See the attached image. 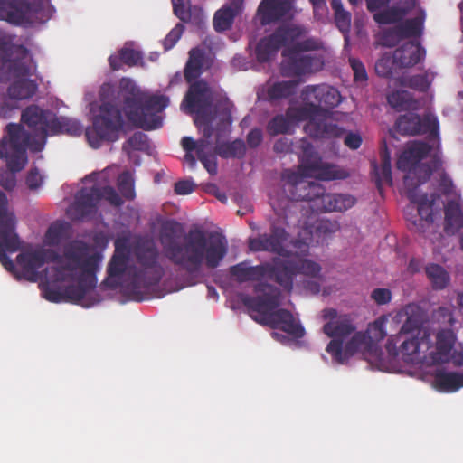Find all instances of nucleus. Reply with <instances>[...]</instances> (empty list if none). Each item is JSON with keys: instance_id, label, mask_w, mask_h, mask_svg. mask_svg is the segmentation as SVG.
Returning <instances> with one entry per match:
<instances>
[{"instance_id": "nucleus-11", "label": "nucleus", "mask_w": 463, "mask_h": 463, "mask_svg": "<svg viewBox=\"0 0 463 463\" xmlns=\"http://www.w3.org/2000/svg\"><path fill=\"white\" fill-rule=\"evenodd\" d=\"M52 118L53 113L52 111L42 109L36 105H31L22 112V121L34 132L33 135H31L24 129L23 125L17 124L24 135L26 156L27 149H30L32 152H41L43 149L46 137L50 135ZM14 124L16 125V123Z\"/></svg>"}, {"instance_id": "nucleus-23", "label": "nucleus", "mask_w": 463, "mask_h": 463, "mask_svg": "<svg viewBox=\"0 0 463 463\" xmlns=\"http://www.w3.org/2000/svg\"><path fill=\"white\" fill-rule=\"evenodd\" d=\"M283 58L280 71L286 77H300L317 71L324 66L323 58L319 55L289 54Z\"/></svg>"}, {"instance_id": "nucleus-50", "label": "nucleus", "mask_w": 463, "mask_h": 463, "mask_svg": "<svg viewBox=\"0 0 463 463\" xmlns=\"http://www.w3.org/2000/svg\"><path fill=\"white\" fill-rule=\"evenodd\" d=\"M331 7L335 12V21L342 33H347L351 27V14L344 9L341 0H332Z\"/></svg>"}, {"instance_id": "nucleus-7", "label": "nucleus", "mask_w": 463, "mask_h": 463, "mask_svg": "<svg viewBox=\"0 0 463 463\" xmlns=\"http://www.w3.org/2000/svg\"><path fill=\"white\" fill-rule=\"evenodd\" d=\"M94 182L90 187H82L75 194L69 214L72 221L88 222L97 219L99 207L103 200L116 206V169L109 166L87 176Z\"/></svg>"}, {"instance_id": "nucleus-10", "label": "nucleus", "mask_w": 463, "mask_h": 463, "mask_svg": "<svg viewBox=\"0 0 463 463\" xmlns=\"http://www.w3.org/2000/svg\"><path fill=\"white\" fill-rule=\"evenodd\" d=\"M430 339L428 334L410 335L399 333L391 335L385 345L389 355L402 356L405 363L418 364L429 361V354L424 353L430 348Z\"/></svg>"}, {"instance_id": "nucleus-6", "label": "nucleus", "mask_w": 463, "mask_h": 463, "mask_svg": "<svg viewBox=\"0 0 463 463\" xmlns=\"http://www.w3.org/2000/svg\"><path fill=\"white\" fill-rule=\"evenodd\" d=\"M118 89L121 93L126 94L123 111L131 126L146 131L162 127L161 114L168 106L167 97L142 92L130 78H122L119 80Z\"/></svg>"}, {"instance_id": "nucleus-29", "label": "nucleus", "mask_w": 463, "mask_h": 463, "mask_svg": "<svg viewBox=\"0 0 463 463\" xmlns=\"http://www.w3.org/2000/svg\"><path fill=\"white\" fill-rule=\"evenodd\" d=\"M402 312L406 317L402 324L400 333L411 334L416 332V335L427 334L421 330V326L425 321V314L422 308L414 303L406 305Z\"/></svg>"}, {"instance_id": "nucleus-32", "label": "nucleus", "mask_w": 463, "mask_h": 463, "mask_svg": "<svg viewBox=\"0 0 463 463\" xmlns=\"http://www.w3.org/2000/svg\"><path fill=\"white\" fill-rule=\"evenodd\" d=\"M356 203V198L347 194H326L320 199L318 212H345Z\"/></svg>"}, {"instance_id": "nucleus-20", "label": "nucleus", "mask_w": 463, "mask_h": 463, "mask_svg": "<svg viewBox=\"0 0 463 463\" xmlns=\"http://www.w3.org/2000/svg\"><path fill=\"white\" fill-rule=\"evenodd\" d=\"M255 292L263 293L257 297H245L243 304L254 312L260 315V318H255L257 322L264 318L268 314L274 312L280 305V291L278 288L264 282H260L254 286Z\"/></svg>"}, {"instance_id": "nucleus-5", "label": "nucleus", "mask_w": 463, "mask_h": 463, "mask_svg": "<svg viewBox=\"0 0 463 463\" xmlns=\"http://www.w3.org/2000/svg\"><path fill=\"white\" fill-rule=\"evenodd\" d=\"M303 106L289 109L288 115L299 121L307 120L306 132L315 138L340 137L345 130L329 122L330 109L337 107L342 97L337 89L327 84L307 85L301 90Z\"/></svg>"}, {"instance_id": "nucleus-18", "label": "nucleus", "mask_w": 463, "mask_h": 463, "mask_svg": "<svg viewBox=\"0 0 463 463\" xmlns=\"http://www.w3.org/2000/svg\"><path fill=\"white\" fill-rule=\"evenodd\" d=\"M288 233L282 227L272 225L269 233H262L248 241L251 251H267L277 254L279 258L288 259L290 251L285 248Z\"/></svg>"}, {"instance_id": "nucleus-31", "label": "nucleus", "mask_w": 463, "mask_h": 463, "mask_svg": "<svg viewBox=\"0 0 463 463\" xmlns=\"http://www.w3.org/2000/svg\"><path fill=\"white\" fill-rule=\"evenodd\" d=\"M380 156L381 165L379 166L376 162L373 161L372 162V168L374 174L376 187L380 194H383V184L392 185L391 155L386 145H384V147L381 150Z\"/></svg>"}, {"instance_id": "nucleus-57", "label": "nucleus", "mask_w": 463, "mask_h": 463, "mask_svg": "<svg viewBox=\"0 0 463 463\" xmlns=\"http://www.w3.org/2000/svg\"><path fill=\"white\" fill-rule=\"evenodd\" d=\"M116 288V250L112 253L108 265V277L101 282L99 290L102 292L108 289Z\"/></svg>"}, {"instance_id": "nucleus-36", "label": "nucleus", "mask_w": 463, "mask_h": 463, "mask_svg": "<svg viewBox=\"0 0 463 463\" xmlns=\"http://www.w3.org/2000/svg\"><path fill=\"white\" fill-rule=\"evenodd\" d=\"M434 387L445 392H454L463 387V373L439 370L433 380Z\"/></svg>"}, {"instance_id": "nucleus-9", "label": "nucleus", "mask_w": 463, "mask_h": 463, "mask_svg": "<svg viewBox=\"0 0 463 463\" xmlns=\"http://www.w3.org/2000/svg\"><path fill=\"white\" fill-rule=\"evenodd\" d=\"M431 151V146L421 141H414L400 155L397 160V168L407 172V176L411 178V185L420 186L424 184L434 171H438L442 161L435 156L430 164H420Z\"/></svg>"}, {"instance_id": "nucleus-63", "label": "nucleus", "mask_w": 463, "mask_h": 463, "mask_svg": "<svg viewBox=\"0 0 463 463\" xmlns=\"http://www.w3.org/2000/svg\"><path fill=\"white\" fill-rule=\"evenodd\" d=\"M371 298L379 306L386 305L392 300V292L388 288H377L372 291Z\"/></svg>"}, {"instance_id": "nucleus-49", "label": "nucleus", "mask_w": 463, "mask_h": 463, "mask_svg": "<svg viewBox=\"0 0 463 463\" xmlns=\"http://www.w3.org/2000/svg\"><path fill=\"white\" fill-rule=\"evenodd\" d=\"M69 224L66 222H56L48 228L45 239L51 246H58L68 236Z\"/></svg>"}, {"instance_id": "nucleus-4", "label": "nucleus", "mask_w": 463, "mask_h": 463, "mask_svg": "<svg viewBox=\"0 0 463 463\" xmlns=\"http://www.w3.org/2000/svg\"><path fill=\"white\" fill-rule=\"evenodd\" d=\"M43 9L42 0H0V20L14 25L27 26ZM15 36L0 29V61L11 62L17 77H26L36 69L29 50L14 43Z\"/></svg>"}, {"instance_id": "nucleus-53", "label": "nucleus", "mask_w": 463, "mask_h": 463, "mask_svg": "<svg viewBox=\"0 0 463 463\" xmlns=\"http://www.w3.org/2000/svg\"><path fill=\"white\" fill-rule=\"evenodd\" d=\"M373 20L379 24H392L402 22L403 18L401 16L400 12L392 5L383 11L376 12L373 14Z\"/></svg>"}, {"instance_id": "nucleus-2", "label": "nucleus", "mask_w": 463, "mask_h": 463, "mask_svg": "<svg viewBox=\"0 0 463 463\" xmlns=\"http://www.w3.org/2000/svg\"><path fill=\"white\" fill-rule=\"evenodd\" d=\"M52 260L57 264L53 269L56 281L76 280V284L59 290L46 283L43 285L45 299L53 303L69 301L84 307H90L103 299L96 290V273L99 269L101 256L91 253L88 243L73 241L64 247L61 255L55 254Z\"/></svg>"}, {"instance_id": "nucleus-46", "label": "nucleus", "mask_w": 463, "mask_h": 463, "mask_svg": "<svg viewBox=\"0 0 463 463\" xmlns=\"http://www.w3.org/2000/svg\"><path fill=\"white\" fill-rule=\"evenodd\" d=\"M217 153L222 158H242L246 153V146L243 140L235 139L220 144Z\"/></svg>"}, {"instance_id": "nucleus-17", "label": "nucleus", "mask_w": 463, "mask_h": 463, "mask_svg": "<svg viewBox=\"0 0 463 463\" xmlns=\"http://www.w3.org/2000/svg\"><path fill=\"white\" fill-rule=\"evenodd\" d=\"M302 170L304 175L308 177L323 181L343 180L349 176L346 170L332 164L324 163L311 145H307L304 148Z\"/></svg>"}, {"instance_id": "nucleus-12", "label": "nucleus", "mask_w": 463, "mask_h": 463, "mask_svg": "<svg viewBox=\"0 0 463 463\" xmlns=\"http://www.w3.org/2000/svg\"><path fill=\"white\" fill-rule=\"evenodd\" d=\"M24 137L21 128L14 124H7L0 139V159L5 160L6 167L13 173L22 171L28 163Z\"/></svg>"}, {"instance_id": "nucleus-40", "label": "nucleus", "mask_w": 463, "mask_h": 463, "mask_svg": "<svg viewBox=\"0 0 463 463\" xmlns=\"http://www.w3.org/2000/svg\"><path fill=\"white\" fill-rule=\"evenodd\" d=\"M37 84L29 79L16 80L7 89V95L12 100H23L32 98L36 90Z\"/></svg>"}, {"instance_id": "nucleus-47", "label": "nucleus", "mask_w": 463, "mask_h": 463, "mask_svg": "<svg viewBox=\"0 0 463 463\" xmlns=\"http://www.w3.org/2000/svg\"><path fill=\"white\" fill-rule=\"evenodd\" d=\"M236 14L232 6H224L218 10L213 16V27L216 32L229 30L234 21Z\"/></svg>"}, {"instance_id": "nucleus-26", "label": "nucleus", "mask_w": 463, "mask_h": 463, "mask_svg": "<svg viewBox=\"0 0 463 463\" xmlns=\"http://www.w3.org/2000/svg\"><path fill=\"white\" fill-rule=\"evenodd\" d=\"M426 51L418 42L409 41L393 52V62L400 68H411L424 60Z\"/></svg>"}, {"instance_id": "nucleus-64", "label": "nucleus", "mask_w": 463, "mask_h": 463, "mask_svg": "<svg viewBox=\"0 0 463 463\" xmlns=\"http://www.w3.org/2000/svg\"><path fill=\"white\" fill-rule=\"evenodd\" d=\"M349 62L352 70L354 71V81H366L367 73L364 65L358 59L351 58Z\"/></svg>"}, {"instance_id": "nucleus-34", "label": "nucleus", "mask_w": 463, "mask_h": 463, "mask_svg": "<svg viewBox=\"0 0 463 463\" xmlns=\"http://www.w3.org/2000/svg\"><path fill=\"white\" fill-rule=\"evenodd\" d=\"M444 231L453 235L463 227V209L459 199L449 201L444 207Z\"/></svg>"}, {"instance_id": "nucleus-45", "label": "nucleus", "mask_w": 463, "mask_h": 463, "mask_svg": "<svg viewBox=\"0 0 463 463\" xmlns=\"http://www.w3.org/2000/svg\"><path fill=\"white\" fill-rule=\"evenodd\" d=\"M425 14L421 12L420 15L407 19L398 24L402 38L420 37L423 32V24Z\"/></svg>"}, {"instance_id": "nucleus-42", "label": "nucleus", "mask_w": 463, "mask_h": 463, "mask_svg": "<svg viewBox=\"0 0 463 463\" xmlns=\"http://www.w3.org/2000/svg\"><path fill=\"white\" fill-rule=\"evenodd\" d=\"M425 273L435 290L444 289L450 281L449 272L439 264L430 263L425 267Z\"/></svg>"}, {"instance_id": "nucleus-37", "label": "nucleus", "mask_w": 463, "mask_h": 463, "mask_svg": "<svg viewBox=\"0 0 463 463\" xmlns=\"http://www.w3.org/2000/svg\"><path fill=\"white\" fill-rule=\"evenodd\" d=\"M355 330L348 316H340L337 319L326 323L323 326L324 333L333 339H342L350 335Z\"/></svg>"}, {"instance_id": "nucleus-33", "label": "nucleus", "mask_w": 463, "mask_h": 463, "mask_svg": "<svg viewBox=\"0 0 463 463\" xmlns=\"http://www.w3.org/2000/svg\"><path fill=\"white\" fill-rule=\"evenodd\" d=\"M151 148L148 136L143 132L137 131L129 137L122 145V152L125 153L128 160L133 161L137 165H140V158L135 156L136 151L149 153Z\"/></svg>"}, {"instance_id": "nucleus-52", "label": "nucleus", "mask_w": 463, "mask_h": 463, "mask_svg": "<svg viewBox=\"0 0 463 463\" xmlns=\"http://www.w3.org/2000/svg\"><path fill=\"white\" fill-rule=\"evenodd\" d=\"M304 185L307 186L308 198H307V202L310 203V208L312 211L318 212L320 205V199L322 196L326 195L325 188L316 183L308 181V184H304Z\"/></svg>"}, {"instance_id": "nucleus-3", "label": "nucleus", "mask_w": 463, "mask_h": 463, "mask_svg": "<svg viewBox=\"0 0 463 463\" xmlns=\"http://www.w3.org/2000/svg\"><path fill=\"white\" fill-rule=\"evenodd\" d=\"M119 247L120 240L118 238V289L126 300L141 301L143 296L165 275V269L159 261V249L150 236L138 235L130 245L136 264L126 265Z\"/></svg>"}, {"instance_id": "nucleus-30", "label": "nucleus", "mask_w": 463, "mask_h": 463, "mask_svg": "<svg viewBox=\"0 0 463 463\" xmlns=\"http://www.w3.org/2000/svg\"><path fill=\"white\" fill-rule=\"evenodd\" d=\"M118 63L128 68H144L145 54L135 41H128L118 50Z\"/></svg>"}, {"instance_id": "nucleus-13", "label": "nucleus", "mask_w": 463, "mask_h": 463, "mask_svg": "<svg viewBox=\"0 0 463 463\" xmlns=\"http://www.w3.org/2000/svg\"><path fill=\"white\" fill-rule=\"evenodd\" d=\"M15 226V215L8 211L7 197L0 191V263L7 269L14 268V261L7 253L16 252L21 247Z\"/></svg>"}, {"instance_id": "nucleus-48", "label": "nucleus", "mask_w": 463, "mask_h": 463, "mask_svg": "<svg viewBox=\"0 0 463 463\" xmlns=\"http://www.w3.org/2000/svg\"><path fill=\"white\" fill-rule=\"evenodd\" d=\"M322 47L321 42L315 38H307L303 41L298 42L295 40L292 43L287 45L282 51V56L289 54H298L302 52L316 51Z\"/></svg>"}, {"instance_id": "nucleus-14", "label": "nucleus", "mask_w": 463, "mask_h": 463, "mask_svg": "<svg viewBox=\"0 0 463 463\" xmlns=\"http://www.w3.org/2000/svg\"><path fill=\"white\" fill-rule=\"evenodd\" d=\"M306 31L301 26L281 25L271 34L261 38L255 47V56L259 62H267L273 59L281 47L299 39Z\"/></svg>"}, {"instance_id": "nucleus-39", "label": "nucleus", "mask_w": 463, "mask_h": 463, "mask_svg": "<svg viewBox=\"0 0 463 463\" xmlns=\"http://www.w3.org/2000/svg\"><path fill=\"white\" fill-rule=\"evenodd\" d=\"M83 132V127L80 121L65 117H56L53 114L51 121L50 135L68 134L73 137H79Z\"/></svg>"}, {"instance_id": "nucleus-8", "label": "nucleus", "mask_w": 463, "mask_h": 463, "mask_svg": "<svg viewBox=\"0 0 463 463\" xmlns=\"http://www.w3.org/2000/svg\"><path fill=\"white\" fill-rule=\"evenodd\" d=\"M92 126L85 130L89 144L98 148L103 141L116 139V87L104 83L100 87L99 104L91 103Z\"/></svg>"}, {"instance_id": "nucleus-21", "label": "nucleus", "mask_w": 463, "mask_h": 463, "mask_svg": "<svg viewBox=\"0 0 463 463\" xmlns=\"http://www.w3.org/2000/svg\"><path fill=\"white\" fill-rule=\"evenodd\" d=\"M213 91L204 80H197L189 83L182 106L188 113L203 114L213 105Z\"/></svg>"}, {"instance_id": "nucleus-22", "label": "nucleus", "mask_w": 463, "mask_h": 463, "mask_svg": "<svg viewBox=\"0 0 463 463\" xmlns=\"http://www.w3.org/2000/svg\"><path fill=\"white\" fill-rule=\"evenodd\" d=\"M411 178L407 176L404 181L405 194L410 202L417 205L419 219L412 221V225L420 232H424L425 224L433 222V202L427 194H420L416 184L411 185Z\"/></svg>"}, {"instance_id": "nucleus-58", "label": "nucleus", "mask_w": 463, "mask_h": 463, "mask_svg": "<svg viewBox=\"0 0 463 463\" xmlns=\"http://www.w3.org/2000/svg\"><path fill=\"white\" fill-rule=\"evenodd\" d=\"M439 121L437 118L431 115H425L422 118H420V134H429L435 137L439 134Z\"/></svg>"}, {"instance_id": "nucleus-54", "label": "nucleus", "mask_w": 463, "mask_h": 463, "mask_svg": "<svg viewBox=\"0 0 463 463\" xmlns=\"http://www.w3.org/2000/svg\"><path fill=\"white\" fill-rule=\"evenodd\" d=\"M402 84L416 90L426 91L430 85V80L429 79V74L426 72L403 78Z\"/></svg>"}, {"instance_id": "nucleus-44", "label": "nucleus", "mask_w": 463, "mask_h": 463, "mask_svg": "<svg viewBox=\"0 0 463 463\" xmlns=\"http://www.w3.org/2000/svg\"><path fill=\"white\" fill-rule=\"evenodd\" d=\"M388 103L399 111L414 109L417 101L411 94L403 90H394L387 97Z\"/></svg>"}, {"instance_id": "nucleus-62", "label": "nucleus", "mask_w": 463, "mask_h": 463, "mask_svg": "<svg viewBox=\"0 0 463 463\" xmlns=\"http://www.w3.org/2000/svg\"><path fill=\"white\" fill-rule=\"evenodd\" d=\"M386 322H387V318L383 316L380 317L373 322V324L372 325L371 329H370L371 334H372V338H373L376 341H381L386 336V335H387L386 330H385Z\"/></svg>"}, {"instance_id": "nucleus-15", "label": "nucleus", "mask_w": 463, "mask_h": 463, "mask_svg": "<svg viewBox=\"0 0 463 463\" xmlns=\"http://www.w3.org/2000/svg\"><path fill=\"white\" fill-rule=\"evenodd\" d=\"M279 273L277 276V284L286 291L291 292L294 279L298 274L310 278H317L321 272V266L311 260L290 253L288 259H278Z\"/></svg>"}, {"instance_id": "nucleus-51", "label": "nucleus", "mask_w": 463, "mask_h": 463, "mask_svg": "<svg viewBox=\"0 0 463 463\" xmlns=\"http://www.w3.org/2000/svg\"><path fill=\"white\" fill-rule=\"evenodd\" d=\"M291 128V121L284 115H277L271 118L267 126L270 136L288 133Z\"/></svg>"}, {"instance_id": "nucleus-24", "label": "nucleus", "mask_w": 463, "mask_h": 463, "mask_svg": "<svg viewBox=\"0 0 463 463\" xmlns=\"http://www.w3.org/2000/svg\"><path fill=\"white\" fill-rule=\"evenodd\" d=\"M260 324L269 326L273 329H280L294 338H302L305 335V329L297 320L293 314L285 309H276L274 312L268 314L260 321Z\"/></svg>"}, {"instance_id": "nucleus-19", "label": "nucleus", "mask_w": 463, "mask_h": 463, "mask_svg": "<svg viewBox=\"0 0 463 463\" xmlns=\"http://www.w3.org/2000/svg\"><path fill=\"white\" fill-rule=\"evenodd\" d=\"M279 257L272 258L271 261H266L256 266H250L247 261L240 262L230 268L231 275L240 283L248 281H260L268 279L277 283L279 270Z\"/></svg>"}, {"instance_id": "nucleus-55", "label": "nucleus", "mask_w": 463, "mask_h": 463, "mask_svg": "<svg viewBox=\"0 0 463 463\" xmlns=\"http://www.w3.org/2000/svg\"><path fill=\"white\" fill-rule=\"evenodd\" d=\"M403 39L398 25L383 30L379 34V43L382 46L392 48L396 46Z\"/></svg>"}, {"instance_id": "nucleus-61", "label": "nucleus", "mask_w": 463, "mask_h": 463, "mask_svg": "<svg viewBox=\"0 0 463 463\" xmlns=\"http://www.w3.org/2000/svg\"><path fill=\"white\" fill-rule=\"evenodd\" d=\"M174 14L183 22H188L191 18L190 10L186 8L190 0H171Z\"/></svg>"}, {"instance_id": "nucleus-59", "label": "nucleus", "mask_w": 463, "mask_h": 463, "mask_svg": "<svg viewBox=\"0 0 463 463\" xmlns=\"http://www.w3.org/2000/svg\"><path fill=\"white\" fill-rule=\"evenodd\" d=\"M393 57L383 56L380 58L375 63V71L377 75L389 78L392 75Z\"/></svg>"}, {"instance_id": "nucleus-35", "label": "nucleus", "mask_w": 463, "mask_h": 463, "mask_svg": "<svg viewBox=\"0 0 463 463\" xmlns=\"http://www.w3.org/2000/svg\"><path fill=\"white\" fill-rule=\"evenodd\" d=\"M205 61L204 51L200 48H193L189 52V58L185 63L184 76L187 83L200 80L203 71Z\"/></svg>"}, {"instance_id": "nucleus-60", "label": "nucleus", "mask_w": 463, "mask_h": 463, "mask_svg": "<svg viewBox=\"0 0 463 463\" xmlns=\"http://www.w3.org/2000/svg\"><path fill=\"white\" fill-rule=\"evenodd\" d=\"M184 31V26L182 24H177L165 36L163 41L165 51L172 49L181 38Z\"/></svg>"}, {"instance_id": "nucleus-41", "label": "nucleus", "mask_w": 463, "mask_h": 463, "mask_svg": "<svg viewBox=\"0 0 463 463\" xmlns=\"http://www.w3.org/2000/svg\"><path fill=\"white\" fill-rule=\"evenodd\" d=\"M300 83L298 80H282L270 85L267 90V97L269 101L288 99L296 93L297 87Z\"/></svg>"}, {"instance_id": "nucleus-16", "label": "nucleus", "mask_w": 463, "mask_h": 463, "mask_svg": "<svg viewBox=\"0 0 463 463\" xmlns=\"http://www.w3.org/2000/svg\"><path fill=\"white\" fill-rule=\"evenodd\" d=\"M49 254L54 256L56 253L44 249L22 251L16 257L18 269H16L14 263L13 269L3 267L18 280L24 279L30 282H37L41 278L38 270L44 265Z\"/></svg>"}, {"instance_id": "nucleus-1", "label": "nucleus", "mask_w": 463, "mask_h": 463, "mask_svg": "<svg viewBox=\"0 0 463 463\" xmlns=\"http://www.w3.org/2000/svg\"><path fill=\"white\" fill-rule=\"evenodd\" d=\"M182 225L175 220L164 222L160 231V243L165 257L179 271L185 274V285L194 286L203 276V269H217L228 253V241L218 232L190 230L182 240L175 237L182 232Z\"/></svg>"}, {"instance_id": "nucleus-56", "label": "nucleus", "mask_w": 463, "mask_h": 463, "mask_svg": "<svg viewBox=\"0 0 463 463\" xmlns=\"http://www.w3.org/2000/svg\"><path fill=\"white\" fill-rule=\"evenodd\" d=\"M300 173H297L292 170H285L282 173V180L285 182L284 184V191L285 193H289L298 184V183L305 179L307 176L304 175L302 170V164L299 166Z\"/></svg>"}, {"instance_id": "nucleus-25", "label": "nucleus", "mask_w": 463, "mask_h": 463, "mask_svg": "<svg viewBox=\"0 0 463 463\" xmlns=\"http://www.w3.org/2000/svg\"><path fill=\"white\" fill-rule=\"evenodd\" d=\"M364 335L356 333L345 344L344 348L342 339H332L326 350L332 355L335 362L343 364L362 348L364 345Z\"/></svg>"}, {"instance_id": "nucleus-28", "label": "nucleus", "mask_w": 463, "mask_h": 463, "mask_svg": "<svg viewBox=\"0 0 463 463\" xmlns=\"http://www.w3.org/2000/svg\"><path fill=\"white\" fill-rule=\"evenodd\" d=\"M288 12L285 0H262L258 7V14L262 25H267L283 18Z\"/></svg>"}, {"instance_id": "nucleus-43", "label": "nucleus", "mask_w": 463, "mask_h": 463, "mask_svg": "<svg viewBox=\"0 0 463 463\" xmlns=\"http://www.w3.org/2000/svg\"><path fill=\"white\" fill-rule=\"evenodd\" d=\"M420 117L418 114L409 113L398 118L395 128L402 135L415 136L420 134Z\"/></svg>"}, {"instance_id": "nucleus-27", "label": "nucleus", "mask_w": 463, "mask_h": 463, "mask_svg": "<svg viewBox=\"0 0 463 463\" xmlns=\"http://www.w3.org/2000/svg\"><path fill=\"white\" fill-rule=\"evenodd\" d=\"M456 336L451 329L439 330L436 336V351L429 354V361L434 364L449 361Z\"/></svg>"}, {"instance_id": "nucleus-38", "label": "nucleus", "mask_w": 463, "mask_h": 463, "mask_svg": "<svg viewBox=\"0 0 463 463\" xmlns=\"http://www.w3.org/2000/svg\"><path fill=\"white\" fill-rule=\"evenodd\" d=\"M135 197V170H125L118 175V211L123 203L122 199L133 201Z\"/></svg>"}]
</instances>
